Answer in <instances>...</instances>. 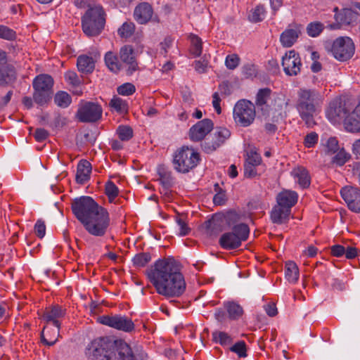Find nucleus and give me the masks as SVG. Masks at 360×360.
<instances>
[{"label":"nucleus","mask_w":360,"mask_h":360,"mask_svg":"<svg viewBox=\"0 0 360 360\" xmlns=\"http://www.w3.org/2000/svg\"><path fill=\"white\" fill-rule=\"evenodd\" d=\"M146 274L157 292L167 298L179 297L186 291L184 276L173 257L157 260Z\"/></svg>","instance_id":"1"},{"label":"nucleus","mask_w":360,"mask_h":360,"mask_svg":"<svg viewBox=\"0 0 360 360\" xmlns=\"http://www.w3.org/2000/svg\"><path fill=\"white\" fill-rule=\"evenodd\" d=\"M71 209L76 219L90 235L103 237L106 234L110 224V214L91 197L82 195L75 198L72 202Z\"/></svg>","instance_id":"2"},{"label":"nucleus","mask_w":360,"mask_h":360,"mask_svg":"<svg viewBox=\"0 0 360 360\" xmlns=\"http://www.w3.org/2000/svg\"><path fill=\"white\" fill-rule=\"evenodd\" d=\"M321 94L313 89H300L297 92L295 108L301 119L308 127L316 124L314 117L316 105L321 103Z\"/></svg>","instance_id":"3"},{"label":"nucleus","mask_w":360,"mask_h":360,"mask_svg":"<svg viewBox=\"0 0 360 360\" xmlns=\"http://www.w3.org/2000/svg\"><path fill=\"white\" fill-rule=\"evenodd\" d=\"M342 119L345 130L349 133H360V96L358 103L348 95L339 97V117Z\"/></svg>","instance_id":"4"},{"label":"nucleus","mask_w":360,"mask_h":360,"mask_svg":"<svg viewBox=\"0 0 360 360\" xmlns=\"http://www.w3.org/2000/svg\"><path fill=\"white\" fill-rule=\"evenodd\" d=\"M124 341H115L110 337H100L91 342L86 349V355L91 360H117L118 346Z\"/></svg>","instance_id":"5"},{"label":"nucleus","mask_w":360,"mask_h":360,"mask_svg":"<svg viewBox=\"0 0 360 360\" xmlns=\"http://www.w3.org/2000/svg\"><path fill=\"white\" fill-rule=\"evenodd\" d=\"M105 11L101 5L89 6L82 17L83 32L89 37L100 34L105 26Z\"/></svg>","instance_id":"6"},{"label":"nucleus","mask_w":360,"mask_h":360,"mask_svg":"<svg viewBox=\"0 0 360 360\" xmlns=\"http://www.w3.org/2000/svg\"><path fill=\"white\" fill-rule=\"evenodd\" d=\"M249 226L244 223H239L231 228V231L223 233L219 240V245L224 250H232L238 248L243 242L248 239Z\"/></svg>","instance_id":"7"},{"label":"nucleus","mask_w":360,"mask_h":360,"mask_svg":"<svg viewBox=\"0 0 360 360\" xmlns=\"http://www.w3.org/2000/svg\"><path fill=\"white\" fill-rule=\"evenodd\" d=\"M200 160V158L198 152L188 146H182L174 153L172 163L174 169L177 172L186 174L195 168Z\"/></svg>","instance_id":"8"},{"label":"nucleus","mask_w":360,"mask_h":360,"mask_svg":"<svg viewBox=\"0 0 360 360\" xmlns=\"http://www.w3.org/2000/svg\"><path fill=\"white\" fill-rule=\"evenodd\" d=\"M255 117V105L252 102L247 99H240L236 102L233 110V117L237 125L249 127L254 122Z\"/></svg>","instance_id":"9"},{"label":"nucleus","mask_w":360,"mask_h":360,"mask_svg":"<svg viewBox=\"0 0 360 360\" xmlns=\"http://www.w3.org/2000/svg\"><path fill=\"white\" fill-rule=\"evenodd\" d=\"M102 113V107L98 103L81 101L75 117L81 122H96L101 118Z\"/></svg>","instance_id":"10"},{"label":"nucleus","mask_w":360,"mask_h":360,"mask_svg":"<svg viewBox=\"0 0 360 360\" xmlns=\"http://www.w3.org/2000/svg\"><path fill=\"white\" fill-rule=\"evenodd\" d=\"M98 321L103 325L125 333H131L135 329V325L131 319L120 314L103 315L98 317Z\"/></svg>","instance_id":"11"},{"label":"nucleus","mask_w":360,"mask_h":360,"mask_svg":"<svg viewBox=\"0 0 360 360\" xmlns=\"http://www.w3.org/2000/svg\"><path fill=\"white\" fill-rule=\"evenodd\" d=\"M231 136V131L226 127H218L212 134V139H207L201 143L202 150L212 153L222 146Z\"/></svg>","instance_id":"12"},{"label":"nucleus","mask_w":360,"mask_h":360,"mask_svg":"<svg viewBox=\"0 0 360 360\" xmlns=\"http://www.w3.org/2000/svg\"><path fill=\"white\" fill-rule=\"evenodd\" d=\"M276 100H281V98H278L271 100V90L269 88H263L258 90L255 96V105L264 119L270 117Z\"/></svg>","instance_id":"13"},{"label":"nucleus","mask_w":360,"mask_h":360,"mask_svg":"<svg viewBox=\"0 0 360 360\" xmlns=\"http://www.w3.org/2000/svg\"><path fill=\"white\" fill-rule=\"evenodd\" d=\"M119 58L127 75H132L139 70L136 54L132 46L124 45L122 46L119 51Z\"/></svg>","instance_id":"14"},{"label":"nucleus","mask_w":360,"mask_h":360,"mask_svg":"<svg viewBox=\"0 0 360 360\" xmlns=\"http://www.w3.org/2000/svg\"><path fill=\"white\" fill-rule=\"evenodd\" d=\"M213 128L214 123L210 119L198 121L189 129V139L193 142L202 141Z\"/></svg>","instance_id":"15"},{"label":"nucleus","mask_w":360,"mask_h":360,"mask_svg":"<svg viewBox=\"0 0 360 360\" xmlns=\"http://www.w3.org/2000/svg\"><path fill=\"white\" fill-rule=\"evenodd\" d=\"M286 116L283 109V102L281 100H276L274 108L271 110L270 118L271 122H266L264 124L265 131L268 134H274L278 129L276 124L284 120Z\"/></svg>","instance_id":"16"},{"label":"nucleus","mask_w":360,"mask_h":360,"mask_svg":"<svg viewBox=\"0 0 360 360\" xmlns=\"http://www.w3.org/2000/svg\"><path fill=\"white\" fill-rule=\"evenodd\" d=\"M281 63L284 72L288 76H295L300 72L301 59L294 50L289 51L283 56Z\"/></svg>","instance_id":"17"},{"label":"nucleus","mask_w":360,"mask_h":360,"mask_svg":"<svg viewBox=\"0 0 360 360\" xmlns=\"http://www.w3.org/2000/svg\"><path fill=\"white\" fill-rule=\"evenodd\" d=\"M340 194L351 211L360 213L359 189L352 186H345L341 189Z\"/></svg>","instance_id":"18"},{"label":"nucleus","mask_w":360,"mask_h":360,"mask_svg":"<svg viewBox=\"0 0 360 360\" xmlns=\"http://www.w3.org/2000/svg\"><path fill=\"white\" fill-rule=\"evenodd\" d=\"M323 146V150L321 155L325 165L328 167L338 165V139L336 137H330Z\"/></svg>","instance_id":"19"},{"label":"nucleus","mask_w":360,"mask_h":360,"mask_svg":"<svg viewBox=\"0 0 360 360\" xmlns=\"http://www.w3.org/2000/svg\"><path fill=\"white\" fill-rule=\"evenodd\" d=\"M65 314V311L58 305H53L50 308L46 309L44 311L42 319L47 323H51L52 325L56 328L54 330V334L59 336L60 322L58 321L59 318L63 317Z\"/></svg>","instance_id":"20"},{"label":"nucleus","mask_w":360,"mask_h":360,"mask_svg":"<svg viewBox=\"0 0 360 360\" xmlns=\"http://www.w3.org/2000/svg\"><path fill=\"white\" fill-rule=\"evenodd\" d=\"M355 46L353 41L348 37H339V61H347L354 54Z\"/></svg>","instance_id":"21"},{"label":"nucleus","mask_w":360,"mask_h":360,"mask_svg":"<svg viewBox=\"0 0 360 360\" xmlns=\"http://www.w3.org/2000/svg\"><path fill=\"white\" fill-rule=\"evenodd\" d=\"M117 360H146L147 354L144 352H134L126 342L120 343L117 349Z\"/></svg>","instance_id":"22"},{"label":"nucleus","mask_w":360,"mask_h":360,"mask_svg":"<svg viewBox=\"0 0 360 360\" xmlns=\"http://www.w3.org/2000/svg\"><path fill=\"white\" fill-rule=\"evenodd\" d=\"M298 200L297 192L291 190H283L276 196L277 204L290 211Z\"/></svg>","instance_id":"23"},{"label":"nucleus","mask_w":360,"mask_h":360,"mask_svg":"<svg viewBox=\"0 0 360 360\" xmlns=\"http://www.w3.org/2000/svg\"><path fill=\"white\" fill-rule=\"evenodd\" d=\"M153 10L148 3H141L139 4L134 9V19L139 24L147 23L152 18Z\"/></svg>","instance_id":"24"},{"label":"nucleus","mask_w":360,"mask_h":360,"mask_svg":"<svg viewBox=\"0 0 360 360\" xmlns=\"http://www.w3.org/2000/svg\"><path fill=\"white\" fill-rule=\"evenodd\" d=\"M158 181L165 190L169 189L175 183V179L172 171L165 165H159L157 167Z\"/></svg>","instance_id":"25"},{"label":"nucleus","mask_w":360,"mask_h":360,"mask_svg":"<svg viewBox=\"0 0 360 360\" xmlns=\"http://www.w3.org/2000/svg\"><path fill=\"white\" fill-rule=\"evenodd\" d=\"M301 34L300 28H287L280 35V42L283 47L289 48L294 45Z\"/></svg>","instance_id":"26"},{"label":"nucleus","mask_w":360,"mask_h":360,"mask_svg":"<svg viewBox=\"0 0 360 360\" xmlns=\"http://www.w3.org/2000/svg\"><path fill=\"white\" fill-rule=\"evenodd\" d=\"M91 172V163L86 160H80L77 167L76 181L78 184H84L90 179Z\"/></svg>","instance_id":"27"},{"label":"nucleus","mask_w":360,"mask_h":360,"mask_svg":"<svg viewBox=\"0 0 360 360\" xmlns=\"http://www.w3.org/2000/svg\"><path fill=\"white\" fill-rule=\"evenodd\" d=\"M290 213L291 211L277 204L271 212V220L274 224H284L288 221Z\"/></svg>","instance_id":"28"},{"label":"nucleus","mask_w":360,"mask_h":360,"mask_svg":"<svg viewBox=\"0 0 360 360\" xmlns=\"http://www.w3.org/2000/svg\"><path fill=\"white\" fill-rule=\"evenodd\" d=\"M53 79L51 76L42 74L37 76L33 80V88L34 90H46L52 91Z\"/></svg>","instance_id":"29"},{"label":"nucleus","mask_w":360,"mask_h":360,"mask_svg":"<svg viewBox=\"0 0 360 360\" xmlns=\"http://www.w3.org/2000/svg\"><path fill=\"white\" fill-rule=\"evenodd\" d=\"M104 61L108 70L115 74H118L123 70V66L120 58L112 51H108L105 54Z\"/></svg>","instance_id":"30"},{"label":"nucleus","mask_w":360,"mask_h":360,"mask_svg":"<svg viewBox=\"0 0 360 360\" xmlns=\"http://www.w3.org/2000/svg\"><path fill=\"white\" fill-rule=\"evenodd\" d=\"M77 66L78 70L83 74L91 73L95 68V61L92 57L81 55L77 58Z\"/></svg>","instance_id":"31"},{"label":"nucleus","mask_w":360,"mask_h":360,"mask_svg":"<svg viewBox=\"0 0 360 360\" xmlns=\"http://www.w3.org/2000/svg\"><path fill=\"white\" fill-rule=\"evenodd\" d=\"M299 269L295 262L288 261L285 264V278L292 284H295L299 279Z\"/></svg>","instance_id":"32"},{"label":"nucleus","mask_w":360,"mask_h":360,"mask_svg":"<svg viewBox=\"0 0 360 360\" xmlns=\"http://www.w3.org/2000/svg\"><path fill=\"white\" fill-rule=\"evenodd\" d=\"M292 174L301 188H306L309 186L310 176L305 168L297 167L292 172Z\"/></svg>","instance_id":"33"},{"label":"nucleus","mask_w":360,"mask_h":360,"mask_svg":"<svg viewBox=\"0 0 360 360\" xmlns=\"http://www.w3.org/2000/svg\"><path fill=\"white\" fill-rule=\"evenodd\" d=\"M224 220L222 218H219L215 216L212 219L207 221L206 231L210 236L217 235L221 232L224 229Z\"/></svg>","instance_id":"34"},{"label":"nucleus","mask_w":360,"mask_h":360,"mask_svg":"<svg viewBox=\"0 0 360 360\" xmlns=\"http://www.w3.org/2000/svg\"><path fill=\"white\" fill-rule=\"evenodd\" d=\"M224 307L231 320H238L243 314V307L236 302L231 301L224 303Z\"/></svg>","instance_id":"35"},{"label":"nucleus","mask_w":360,"mask_h":360,"mask_svg":"<svg viewBox=\"0 0 360 360\" xmlns=\"http://www.w3.org/2000/svg\"><path fill=\"white\" fill-rule=\"evenodd\" d=\"M16 79L15 72L8 66L0 67V85L4 86L14 82Z\"/></svg>","instance_id":"36"},{"label":"nucleus","mask_w":360,"mask_h":360,"mask_svg":"<svg viewBox=\"0 0 360 360\" xmlns=\"http://www.w3.org/2000/svg\"><path fill=\"white\" fill-rule=\"evenodd\" d=\"M326 117L333 125L338 124V98L332 100L326 109Z\"/></svg>","instance_id":"37"},{"label":"nucleus","mask_w":360,"mask_h":360,"mask_svg":"<svg viewBox=\"0 0 360 360\" xmlns=\"http://www.w3.org/2000/svg\"><path fill=\"white\" fill-rule=\"evenodd\" d=\"M54 102L57 106L66 108L71 104L72 97L66 91H59L55 94Z\"/></svg>","instance_id":"38"},{"label":"nucleus","mask_w":360,"mask_h":360,"mask_svg":"<svg viewBox=\"0 0 360 360\" xmlns=\"http://www.w3.org/2000/svg\"><path fill=\"white\" fill-rule=\"evenodd\" d=\"M266 17V9L264 6L258 5L252 8L248 15V20L251 22H262Z\"/></svg>","instance_id":"39"},{"label":"nucleus","mask_w":360,"mask_h":360,"mask_svg":"<svg viewBox=\"0 0 360 360\" xmlns=\"http://www.w3.org/2000/svg\"><path fill=\"white\" fill-rule=\"evenodd\" d=\"M212 340L221 346H226L232 342V338L226 332L214 331L212 333Z\"/></svg>","instance_id":"40"},{"label":"nucleus","mask_w":360,"mask_h":360,"mask_svg":"<svg viewBox=\"0 0 360 360\" xmlns=\"http://www.w3.org/2000/svg\"><path fill=\"white\" fill-rule=\"evenodd\" d=\"M190 52L194 57H198L201 55L202 51V39L195 34H191Z\"/></svg>","instance_id":"41"},{"label":"nucleus","mask_w":360,"mask_h":360,"mask_svg":"<svg viewBox=\"0 0 360 360\" xmlns=\"http://www.w3.org/2000/svg\"><path fill=\"white\" fill-rule=\"evenodd\" d=\"M324 25L318 21L311 22L306 27L307 34L311 37H317L324 30Z\"/></svg>","instance_id":"42"},{"label":"nucleus","mask_w":360,"mask_h":360,"mask_svg":"<svg viewBox=\"0 0 360 360\" xmlns=\"http://www.w3.org/2000/svg\"><path fill=\"white\" fill-rule=\"evenodd\" d=\"M150 260L151 256L149 252H140L132 258L133 265L138 268L146 266Z\"/></svg>","instance_id":"43"},{"label":"nucleus","mask_w":360,"mask_h":360,"mask_svg":"<svg viewBox=\"0 0 360 360\" xmlns=\"http://www.w3.org/2000/svg\"><path fill=\"white\" fill-rule=\"evenodd\" d=\"M110 106L119 113H125L128 110L127 103L117 96H113L110 100Z\"/></svg>","instance_id":"44"},{"label":"nucleus","mask_w":360,"mask_h":360,"mask_svg":"<svg viewBox=\"0 0 360 360\" xmlns=\"http://www.w3.org/2000/svg\"><path fill=\"white\" fill-rule=\"evenodd\" d=\"M51 94L52 91L46 90H34L33 99L36 103L43 105L49 101Z\"/></svg>","instance_id":"45"},{"label":"nucleus","mask_w":360,"mask_h":360,"mask_svg":"<svg viewBox=\"0 0 360 360\" xmlns=\"http://www.w3.org/2000/svg\"><path fill=\"white\" fill-rule=\"evenodd\" d=\"M116 132L119 139L122 141H128L134 135L132 128L127 125H120L117 127Z\"/></svg>","instance_id":"46"},{"label":"nucleus","mask_w":360,"mask_h":360,"mask_svg":"<svg viewBox=\"0 0 360 360\" xmlns=\"http://www.w3.org/2000/svg\"><path fill=\"white\" fill-rule=\"evenodd\" d=\"M135 31V25L132 22H125L118 29L117 33L122 38L130 37Z\"/></svg>","instance_id":"47"},{"label":"nucleus","mask_w":360,"mask_h":360,"mask_svg":"<svg viewBox=\"0 0 360 360\" xmlns=\"http://www.w3.org/2000/svg\"><path fill=\"white\" fill-rule=\"evenodd\" d=\"M105 193L108 196L110 202H112L118 195L119 189L114 182L108 181L105 184Z\"/></svg>","instance_id":"48"},{"label":"nucleus","mask_w":360,"mask_h":360,"mask_svg":"<svg viewBox=\"0 0 360 360\" xmlns=\"http://www.w3.org/2000/svg\"><path fill=\"white\" fill-rule=\"evenodd\" d=\"M355 13L349 8H344L339 12V24L349 25L354 20Z\"/></svg>","instance_id":"49"},{"label":"nucleus","mask_w":360,"mask_h":360,"mask_svg":"<svg viewBox=\"0 0 360 360\" xmlns=\"http://www.w3.org/2000/svg\"><path fill=\"white\" fill-rule=\"evenodd\" d=\"M175 221L177 226H179V235L181 236L188 235L191 231V229L188 226L185 219L181 216H177L176 217Z\"/></svg>","instance_id":"50"},{"label":"nucleus","mask_w":360,"mask_h":360,"mask_svg":"<svg viewBox=\"0 0 360 360\" xmlns=\"http://www.w3.org/2000/svg\"><path fill=\"white\" fill-rule=\"evenodd\" d=\"M324 48L328 54H330L335 59H338V39L326 41Z\"/></svg>","instance_id":"51"},{"label":"nucleus","mask_w":360,"mask_h":360,"mask_svg":"<svg viewBox=\"0 0 360 360\" xmlns=\"http://www.w3.org/2000/svg\"><path fill=\"white\" fill-rule=\"evenodd\" d=\"M231 351L237 354L239 357L247 356L246 344L245 341L240 340L235 343L231 348Z\"/></svg>","instance_id":"52"},{"label":"nucleus","mask_w":360,"mask_h":360,"mask_svg":"<svg viewBox=\"0 0 360 360\" xmlns=\"http://www.w3.org/2000/svg\"><path fill=\"white\" fill-rule=\"evenodd\" d=\"M240 58L237 54H230L226 57L225 65L229 70H235L240 63Z\"/></svg>","instance_id":"53"},{"label":"nucleus","mask_w":360,"mask_h":360,"mask_svg":"<svg viewBox=\"0 0 360 360\" xmlns=\"http://www.w3.org/2000/svg\"><path fill=\"white\" fill-rule=\"evenodd\" d=\"M15 37L16 33L13 30L5 25H0V38L11 41L14 40Z\"/></svg>","instance_id":"54"},{"label":"nucleus","mask_w":360,"mask_h":360,"mask_svg":"<svg viewBox=\"0 0 360 360\" xmlns=\"http://www.w3.org/2000/svg\"><path fill=\"white\" fill-rule=\"evenodd\" d=\"M117 93L122 96H130L132 95L135 91V86L131 83H124L118 86Z\"/></svg>","instance_id":"55"},{"label":"nucleus","mask_w":360,"mask_h":360,"mask_svg":"<svg viewBox=\"0 0 360 360\" xmlns=\"http://www.w3.org/2000/svg\"><path fill=\"white\" fill-rule=\"evenodd\" d=\"M174 42V39L170 37H166L164 40L160 43V53L166 57L168 53V50L172 47Z\"/></svg>","instance_id":"56"},{"label":"nucleus","mask_w":360,"mask_h":360,"mask_svg":"<svg viewBox=\"0 0 360 360\" xmlns=\"http://www.w3.org/2000/svg\"><path fill=\"white\" fill-rule=\"evenodd\" d=\"M318 134L315 131H311L305 136L304 144L307 148H313L318 143Z\"/></svg>","instance_id":"57"},{"label":"nucleus","mask_w":360,"mask_h":360,"mask_svg":"<svg viewBox=\"0 0 360 360\" xmlns=\"http://www.w3.org/2000/svg\"><path fill=\"white\" fill-rule=\"evenodd\" d=\"M261 162H262L261 155L259 153L254 152V151H250L248 154V158L245 162V163H248L249 165H255V166L259 165L261 164Z\"/></svg>","instance_id":"58"},{"label":"nucleus","mask_w":360,"mask_h":360,"mask_svg":"<svg viewBox=\"0 0 360 360\" xmlns=\"http://www.w3.org/2000/svg\"><path fill=\"white\" fill-rule=\"evenodd\" d=\"M223 220L229 226H234L239 220V215L236 212H229L224 217Z\"/></svg>","instance_id":"59"},{"label":"nucleus","mask_w":360,"mask_h":360,"mask_svg":"<svg viewBox=\"0 0 360 360\" xmlns=\"http://www.w3.org/2000/svg\"><path fill=\"white\" fill-rule=\"evenodd\" d=\"M65 81L72 86H77L80 84L79 79L75 72L68 71L65 74Z\"/></svg>","instance_id":"60"},{"label":"nucleus","mask_w":360,"mask_h":360,"mask_svg":"<svg viewBox=\"0 0 360 360\" xmlns=\"http://www.w3.org/2000/svg\"><path fill=\"white\" fill-rule=\"evenodd\" d=\"M34 232L39 238H43L46 234V225L43 220L38 219L34 225Z\"/></svg>","instance_id":"61"},{"label":"nucleus","mask_w":360,"mask_h":360,"mask_svg":"<svg viewBox=\"0 0 360 360\" xmlns=\"http://www.w3.org/2000/svg\"><path fill=\"white\" fill-rule=\"evenodd\" d=\"M242 73L245 77H252L256 76L257 70L255 66L253 64L248 63L243 66L242 68Z\"/></svg>","instance_id":"62"},{"label":"nucleus","mask_w":360,"mask_h":360,"mask_svg":"<svg viewBox=\"0 0 360 360\" xmlns=\"http://www.w3.org/2000/svg\"><path fill=\"white\" fill-rule=\"evenodd\" d=\"M255 165H249L248 163L244 164V176L246 178L252 179L257 175Z\"/></svg>","instance_id":"63"},{"label":"nucleus","mask_w":360,"mask_h":360,"mask_svg":"<svg viewBox=\"0 0 360 360\" xmlns=\"http://www.w3.org/2000/svg\"><path fill=\"white\" fill-rule=\"evenodd\" d=\"M49 134L47 130L42 128H37L34 134V137L37 142H42L48 138Z\"/></svg>","instance_id":"64"}]
</instances>
